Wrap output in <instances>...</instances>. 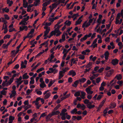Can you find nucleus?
Returning a JSON list of instances; mask_svg holds the SVG:
<instances>
[{
	"mask_svg": "<svg viewBox=\"0 0 123 123\" xmlns=\"http://www.w3.org/2000/svg\"><path fill=\"white\" fill-rule=\"evenodd\" d=\"M92 89V88L90 87H88L86 88L85 90L87 94H92L93 93V91L91 90Z\"/></svg>",
	"mask_w": 123,
	"mask_h": 123,
	"instance_id": "8",
	"label": "nucleus"
},
{
	"mask_svg": "<svg viewBox=\"0 0 123 123\" xmlns=\"http://www.w3.org/2000/svg\"><path fill=\"white\" fill-rule=\"evenodd\" d=\"M52 36V34L51 33H50V34L49 35H48L47 36H44V39H46L47 38H50L51 36Z\"/></svg>",
	"mask_w": 123,
	"mask_h": 123,
	"instance_id": "57",
	"label": "nucleus"
},
{
	"mask_svg": "<svg viewBox=\"0 0 123 123\" xmlns=\"http://www.w3.org/2000/svg\"><path fill=\"white\" fill-rule=\"evenodd\" d=\"M64 74L62 71H60L59 73L58 80L61 79L64 76Z\"/></svg>",
	"mask_w": 123,
	"mask_h": 123,
	"instance_id": "16",
	"label": "nucleus"
},
{
	"mask_svg": "<svg viewBox=\"0 0 123 123\" xmlns=\"http://www.w3.org/2000/svg\"><path fill=\"white\" fill-rule=\"evenodd\" d=\"M52 111L51 113L52 114V115L53 116L57 115L60 113V112L59 111Z\"/></svg>",
	"mask_w": 123,
	"mask_h": 123,
	"instance_id": "29",
	"label": "nucleus"
},
{
	"mask_svg": "<svg viewBox=\"0 0 123 123\" xmlns=\"http://www.w3.org/2000/svg\"><path fill=\"white\" fill-rule=\"evenodd\" d=\"M28 3L27 2H26L25 3L23 4V7L25 8H26L27 7V6H28Z\"/></svg>",
	"mask_w": 123,
	"mask_h": 123,
	"instance_id": "64",
	"label": "nucleus"
},
{
	"mask_svg": "<svg viewBox=\"0 0 123 123\" xmlns=\"http://www.w3.org/2000/svg\"><path fill=\"white\" fill-rule=\"evenodd\" d=\"M55 81H53L52 80H51L50 81L49 83V84H48V86L49 87H50L54 83Z\"/></svg>",
	"mask_w": 123,
	"mask_h": 123,
	"instance_id": "50",
	"label": "nucleus"
},
{
	"mask_svg": "<svg viewBox=\"0 0 123 123\" xmlns=\"http://www.w3.org/2000/svg\"><path fill=\"white\" fill-rule=\"evenodd\" d=\"M47 112H45L42 113L41 115V117H44L45 116H46L47 115Z\"/></svg>",
	"mask_w": 123,
	"mask_h": 123,
	"instance_id": "58",
	"label": "nucleus"
},
{
	"mask_svg": "<svg viewBox=\"0 0 123 123\" xmlns=\"http://www.w3.org/2000/svg\"><path fill=\"white\" fill-rule=\"evenodd\" d=\"M76 74L75 71L73 70H71L69 71L68 73V74L69 75H71L72 77H74L76 75Z\"/></svg>",
	"mask_w": 123,
	"mask_h": 123,
	"instance_id": "10",
	"label": "nucleus"
},
{
	"mask_svg": "<svg viewBox=\"0 0 123 123\" xmlns=\"http://www.w3.org/2000/svg\"><path fill=\"white\" fill-rule=\"evenodd\" d=\"M49 70L47 71L46 72L48 74L53 73L54 74H55L58 72V70L56 68H49Z\"/></svg>",
	"mask_w": 123,
	"mask_h": 123,
	"instance_id": "3",
	"label": "nucleus"
},
{
	"mask_svg": "<svg viewBox=\"0 0 123 123\" xmlns=\"http://www.w3.org/2000/svg\"><path fill=\"white\" fill-rule=\"evenodd\" d=\"M68 34L67 33H64L62 35V38L63 40H65V36H68Z\"/></svg>",
	"mask_w": 123,
	"mask_h": 123,
	"instance_id": "30",
	"label": "nucleus"
},
{
	"mask_svg": "<svg viewBox=\"0 0 123 123\" xmlns=\"http://www.w3.org/2000/svg\"><path fill=\"white\" fill-rule=\"evenodd\" d=\"M33 91L32 89L30 90L29 89H28L26 91V93L27 95H29L30 93L32 92Z\"/></svg>",
	"mask_w": 123,
	"mask_h": 123,
	"instance_id": "59",
	"label": "nucleus"
},
{
	"mask_svg": "<svg viewBox=\"0 0 123 123\" xmlns=\"http://www.w3.org/2000/svg\"><path fill=\"white\" fill-rule=\"evenodd\" d=\"M118 45L119 46V49H121L123 47V45L121 42H119L118 43Z\"/></svg>",
	"mask_w": 123,
	"mask_h": 123,
	"instance_id": "39",
	"label": "nucleus"
},
{
	"mask_svg": "<svg viewBox=\"0 0 123 123\" xmlns=\"http://www.w3.org/2000/svg\"><path fill=\"white\" fill-rule=\"evenodd\" d=\"M22 79V77L21 76H20L18 79H16V82L17 84H21V81Z\"/></svg>",
	"mask_w": 123,
	"mask_h": 123,
	"instance_id": "19",
	"label": "nucleus"
},
{
	"mask_svg": "<svg viewBox=\"0 0 123 123\" xmlns=\"http://www.w3.org/2000/svg\"><path fill=\"white\" fill-rule=\"evenodd\" d=\"M51 24V22H49V23H46L45 25V26L44 27V28L45 29H46V30L45 31H50V28L48 26H49Z\"/></svg>",
	"mask_w": 123,
	"mask_h": 123,
	"instance_id": "7",
	"label": "nucleus"
},
{
	"mask_svg": "<svg viewBox=\"0 0 123 123\" xmlns=\"http://www.w3.org/2000/svg\"><path fill=\"white\" fill-rule=\"evenodd\" d=\"M62 25H59L56 24L54 26V28L55 29L54 31H60L59 30V29L60 27L62 26Z\"/></svg>",
	"mask_w": 123,
	"mask_h": 123,
	"instance_id": "18",
	"label": "nucleus"
},
{
	"mask_svg": "<svg viewBox=\"0 0 123 123\" xmlns=\"http://www.w3.org/2000/svg\"><path fill=\"white\" fill-rule=\"evenodd\" d=\"M5 81H3L2 84V85L3 86H7L10 85L12 83V82L10 81V79L8 81V79H5Z\"/></svg>",
	"mask_w": 123,
	"mask_h": 123,
	"instance_id": "4",
	"label": "nucleus"
},
{
	"mask_svg": "<svg viewBox=\"0 0 123 123\" xmlns=\"http://www.w3.org/2000/svg\"><path fill=\"white\" fill-rule=\"evenodd\" d=\"M109 54V53L108 51H106L105 52L104 54L105 56V58L106 60L108 59Z\"/></svg>",
	"mask_w": 123,
	"mask_h": 123,
	"instance_id": "20",
	"label": "nucleus"
},
{
	"mask_svg": "<svg viewBox=\"0 0 123 123\" xmlns=\"http://www.w3.org/2000/svg\"><path fill=\"white\" fill-rule=\"evenodd\" d=\"M53 115H52V113L49 114L47 116H46V119L47 120H49L50 118Z\"/></svg>",
	"mask_w": 123,
	"mask_h": 123,
	"instance_id": "26",
	"label": "nucleus"
},
{
	"mask_svg": "<svg viewBox=\"0 0 123 123\" xmlns=\"http://www.w3.org/2000/svg\"><path fill=\"white\" fill-rule=\"evenodd\" d=\"M64 116L68 120H69L71 117L68 114V113L67 112H66V114L64 115Z\"/></svg>",
	"mask_w": 123,
	"mask_h": 123,
	"instance_id": "36",
	"label": "nucleus"
},
{
	"mask_svg": "<svg viewBox=\"0 0 123 123\" xmlns=\"http://www.w3.org/2000/svg\"><path fill=\"white\" fill-rule=\"evenodd\" d=\"M118 31H115V33H113L112 34V35L113 37H117L118 35Z\"/></svg>",
	"mask_w": 123,
	"mask_h": 123,
	"instance_id": "47",
	"label": "nucleus"
},
{
	"mask_svg": "<svg viewBox=\"0 0 123 123\" xmlns=\"http://www.w3.org/2000/svg\"><path fill=\"white\" fill-rule=\"evenodd\" d=\"M79 20H78L76 21L75 25H77L80 24L82 21V20H81L80 21Z\"/></svg>",
	"mask_w": 123,
	"mask_h": 123,
	"instance_id": "61",
	"label": "nucleus"
},
{
	"mask_svg": "<svg viewBox=\"0 0 123 123\" xmlns=\"http://www.w3.org/2000/svg\"><path fill=\"white\" fill-rule=\"evenodd\" d=\"M80 91H79L75 92L74 94V96L75 97L79 96L80 95Z\"/></svg>",
	"mask_w": 123,
	"mask_h": 123,
	"instance_id": "38",
	"label": "nucleus"
},
{
	"mask_svg": "<svg viewBox=\"0 0 123 123\" xmlns=\"http://www.w3.org/2000/svg\"><path fill=\"white\" fill-rule=\"evenodd\" d=\"M30 79L31 80L30 82L29 85H30V84H33L35 82V81L33 77H31L30 78Z\"/></svg>",
	"mask_w": 123,
	"mask_h": 123,
	"instance_id": "33",
	"label": "nucleus"
},
{
	"mask_svg": "<svg viewBox=\"0 0 123 123\" xmlns=\"http://www.w3.org/2000/svg\"><path fill=\"white\" fill-rule=\"evenodd\" d=\"M94 19V18L92 19H90L88 22H87V21H86L82 25V27L84 28V30H85V27H88L90 25V24L92 22L93 19Z\"/></svg>",
	"mask_w": 123,
	"mask_h": 123,
	"instance_id": "2",
	"label": "nucleus"
},
{
	"mask_svg": "<svg viewBox=\"0 0 123 123\" xmlns=\"http://www.w3.org/2000/svg\"><path fill=\"white\" fill-rule=\"evenodd\" d=\"M79 59L82 60H83L85 58V56L83 55L80 54L78 55Z\"/></svg>",
	"mask_w": 123,
	"mask_h": 123,
	"instance_id": "31",
	"label": "nucleus"
},
{
	"mask_svg": "<svg viewBox=\"0 0 123 123\" xmlns=\"http://www.w3.org/2000/svg\"><path fill=\"white\" fill-rule=\"evenodd\" d=\"M44 69L43 68H41L38 69L36 71V72L37 73H39L40 72L42 71Z\"/></svg>",
	"mask_w": 123,
	"mask_h": 123,
	"instance_id": "54",
	"label": "nucleus"
},
{
	"mask_svg": "<svg viewBox=\"0 0 123 123\" xmlns=\"http://www.w3.org/2000/svg\"><path fill=\"white\" fill-rule=\"evenodd\" d=\"M103 96L102 95L100 94L98 95L97 98V100H100Z\"/></svg>",
	"mask_w": 123,
	"mask_h": 123,
	"instance_id": "55",
	"label": "nucleus"
},
{
	"mask_svg": "<svg viewBox=\"0 0 123 123\" xmlns=\"http://www.w3.org/2000/svg\"><path fill=\"white\" fill-rule=\"evenodd\" d=\"M40 86L41 88H43L46 87V85L45 84L44 82H43L40 84Z\"/></svg>",
	"mask_w": 123,
	"mask_h": 123,
	"instance_id": "35",
	"label": "nucleus"
},
{
	"mask_svg": "<svg viewBox=\"0 0 123 123\" xmlns=\"http://www.w3.org/2000/svg\"><path fill=\"white\" fill-rule=\"evenodd\" d=\"M26 67V65L24 64V62L23 61L22 62L21 65V68H25Z\"/></svg>",
	"mask_w": 123,
	"mask_h": 123,
	"instance_id": "37",
	"label": "nucleus"
},
{
	"mask_svg": "<svg viewBox=\"0 0 123 123\" xmlns=\"http://www.w3.org/2000/svg\"><path fill=\"white\" fill-rule=\"evenodd\" d=\"M118 60L117 59L115 58L112 60L111 63L113 65H115L118 63Z\"/></svg>",
	"mask_w": 123,
	"mask_h": 123,
	"instance_id": "14",
	"label": "nucleus"
},
{
	"mask_svg": "<svg viewBox=\"0 0 123 123\" xmlns=\"http://www.w3.org/2000/svg\"><path fill=\"white\" fill-rule=\"evenodd\" d=\"M97 57L95 56L93 57V56L92 55H91L90 57L89 58L93 62H94L97 59Z\"/></svg>",
	"mask_w": 123,
	"mask_h": 123,
	"instance_id": "27",
	"label": "nucleus"
},
{
	"mask_svg": "<svg viewBox=\"0 0 123 123\" xmlns=\"http://www.w3.org/2000/svg\"><path fill=\"white\" fill-rule=\"evenodd\" d=\"M69 68L68 67H66L64 68H63L62 69V71H61L63 73L65 74V73L69 69Z\"/></svg>",
	"mask_w": 123,
	"mask_h": 123,
	"instance_id": "40",
	"label": "nucleus"
},
{
	"mask_svg": "<svg viewBox=\"0 0 123 123\" xmlns=\"http://www.w3.org/2000/svg\"><path fill=\"white\" fill-rule=\"evenodd\" d=\"M108 110V108H106L103 111L104 113V116H105L106 114L107 113V111Z\"/></svg>",
	"mask_w": 123,
	"mask_h": 123,
	"instance_id": "45",
	"label": "nucleus"
},
{
	"mask_svg": "<svg viewBox=\"0 0 123 123\" xmlns=\"http://www.w3.org/2000/svg\"><path fill=\"white\" fill-rule=\"evenodd\" d=\"M71 24V22L70 21H68V20L66 21L64 23V24L66 25H67L68 26H69Z\"/></svg>",
	"mask_w": 123,
	"mask_h": 123,
	"instance_id": "41",
	"label": "nucleus"
},
{
	"mask_svg": "<svg viewBox=\"0 0 123 123\" xmlns=\"http://www.w3.org/2000/svg\"><path fill=\"white\" fill-rule=\"evenodd\" d=\"M15 118L14 117L12 116H9V121H12L13 120H14Z\"/></svg>",
	"mask_w": 123,
	"mask_h": 123,
	"instance_id": "62",
	"label": "nucleus"
},
{
	"mask_svg": "<svg viewBox=\"0 0 123 123\" xmlns=\"http://www.w3.org/2000/svg\"><path fill=\"white\" fill-rule=\"evenodd\" d=\"M44 52V50H43V51L40 52L38 53L36 56V57L39 56H40V55L43 54Z\"/></svg>",
	"mask_w": 123,
	"mask_h": 123,
	"instance_id": "60",
	"label": "nucleus"
},
{
	"mask_svg": "<svg viewBox=\"0 0 123 123\" xmlns=\"http://www.w3.org/2000/svg\"><path fill=\"white\" fill-rule=\"evenodd\" d=\"M61 106L60 104H58L56 107L54 108V111H55L57 110Z\"/></svg>",
	"mask_w": 123,
	"mask_h": 123,
	"instance_id": "56",
	"label": "nucleus"
},
{
	"mask_svg": "<svg viewBox=\"0 0 123 123\" xmlns=\"http://www.w3.org/2000/svg\"><path fill=\"white\" fill-rule=\"evenodd\" d=\"M12 93L10 96V98H12L14 97L16 94V92L15 91L12 90L11 91Z\"/></svg>",
	"mask_w": 123,
	"mask_h": 123,
	"instance_id": "21",
	"label": "nucleus"
},
{
	"mask_svg": "<svg viewBox=\"0 0 123 123\" xmlns=\"http://www.w3.org/2000/svg\"><path fill=\"white\" fill-rule=\"evenodd\" d=\"M86 80V79L84 78L83 77L79 80V81L80 82L83 83L85 82Z\"/></svg>",
	"mask_w": 123,
	"mask_h": 123,
	"instance_id": "34",
	"label": "nucleus"
},
{
	"mask_svg": "<svg viewBox=\"0 0 123 123\" xmlns=\"http://www.w3.org/2000/svg\"><path fill=\"white\" fill-rule=\"evenodd\" d=\"M22 77L23 79H27L29 78V76L27 75V73H26L23 75Z\"/></svg>",
	"mask_w": 123,
	"mask_h": 123,
	"instance_id": "28",
	"label": "nucleus"
},
{
	"mask_svg": "<svg viewBox=\"0 0 123 123\" xmlns=\"http://www.w3.org/2000/svg\"><path fill=\"white\" fill-rule=\"evenodd\" d=\"M50 33L52 36L54 35H56V36H59L62 33V32L60 31H52Z\"/></svg>",
	"mask_w": 123,
	"mask_h": 123,
	"instance_id": "9",
	"label": "nucleus"
},
{
	"mask_svg": "<svg viewBox=\"0 0 123 123\" xmlns=\"http://www.w3.org/2000/svg\"><path fill=\"white\" fill-rule=\"evenodd\" d=\"M36 92L37 94L39 95H41L42 93V92L41 91H38L37 90H36Z\"/></svg>",
	"mask_w": 123,
	"mask_h": 123,
	"instance_id": "51",
	"label": "nucleus"
},
{
	"mask_svg": "<svg viewBox=\"0 0 123 123\" xmlns=\"http://www.w3.org/2000/svg\"><path fill=\"white\" fill-rule=\"evenodd\" d=\"M122 76L121 74L117 75L115 77V78L117 79L118 80H119L122 79Z\"/></svg>",
	"mask_w": 123,
	"mask_h": 123,
	"instance_id": "24",
	"label": "nucleus"
},
{
	"mask_svg": "<svg viewBox=\"0 0 123 123\" xmlns=\"http://www.w3.org/2000/svg\"><path fill=\"white\" fill-rule=\"evenodd\" d=\"M55 57L54 56V55H50V59L49 60V61L50 62H53V61L52 60Z\"/></svg>",
	"mask_w": 123,
	"mask_h": 123,
	"instance_id": "44",
	"label": "nucleus"
},
{
	"mask_svg": "<svg viewBox=\"0 0 123 123\" xmlns=\"http://www.w3.org/2000/svg\"><path fill=\"white\" fill-rule=\"evenodd\" d=\"M79 83V80H76L74 82V83L72 85L73 87H76Z\"/></svg>",
	"mask_w": 123,
	"mask_h": 123,
	"instance_id": "22",
	"label": "nucleus"
},
{
	"mask_svg": "<svg viewBox=\"0 0 123 123\" xmlns=\"http://www.w3.org/2000/svg\"><path fill=\"white\" fill-rule=\"evenodd\" d=\"M1 94L5 95L6 93V92L4 90H3L1 92Z\"/></svg>",
	"mask_w": 123,
	"mask_h": 123,
	"instance_id": "63",
	"label": "nucleus"
},
{
	"mask_svg": "<svg viewBox=\"0 0 123 123\" xmlns=\"http://www.w3.org/2000/svg\"><path fill=\"white\" fill-rule=\"evenodd\" d=\"M106 98H105L104 100L102 101L101 103L98 107V109H100L103 106L104 103L106 101Z\"/></svg>",
	"mask_w": 123,
	"mask_h": 123,
	"instance_id": "17",
	"label": "nucleus"
},
{
	"mask_svg": "<svg viewBox=\"0 0 123 123\" xmlns=\"http://www.w3.org/2000/svg\"><path fill=\"white\" fill-rule=\"evenodd\" d=\"M26 21H25L24 20H22L19 23V25H26L27 24V23L26 22Z\"/></svg>",
	"mask_w": 123,
	"mask_h": 123,
	"instance_id": "32",
	"label": "nucleus"
},
{
	"mask_svg": "<svg viewBox=\"0 0 123 123\" xmlns=\"http://www.w3.org/2000/svg\"><path fill=\"white\" fill-rule=\"evenodd\" d=\"M114 70L112 69L108 71L106 74V76L108 77H110L113 73Z\"/></svg>",
	"mask_w": 123,
	"mask_h": 123,
	"instance_id": "11",
	"label": "nucleus"
},
{
	"mask_svg": "<svg viewBox=\"0 0 123 123\" xmlns=\"http://www.w3.org/2000/svg\"><path fill=\"white\" fill-rule=\"evenodd\" d=\"M77 109L75 108L70 111L71 113L73 115L77 114Z\"/></svg>",
	"mask_w": 123,
	"mask_h": 123,
	"instance_id": "23",
	"label": "nucleus"
},
{
	"mask_svg": "<svg viewBox=\"0 0 123 123\" xmlns=\"http://www.w3.org/2000/svg\"><path fill=\"white\" fill-rule=\"evenodd\" d=\"M16 74H14L12 75V77L10 79V81H11V82H12L13 81L14 77L16 76Z\"/></svg>",
	"mask_w": 123,
	"mask_h": 123,
	"instance_id": "46",
	"label": "nucleus"
},
{
	"mask_svg": "<svg viewBox=\"0 0 123 123\" xmlns=\"http://www.w3.org/2000/svg\"><path fill=\"white\" fill-rule=\"evenodd\" d=\"M48 41H47L46 42H44L43 43L41 44L40 45H46L45 47H47L48 44Z\"/></svg>",
	"mask_w": 123,
	"mask_h": 123,
	"instance_id": "43",
	"label": "nucleus"
},
{
	"mask_svg": "<svg viewBox=\"0 0 123 123\" xmlns=\"http://www.w3.org/2000/svg\"><path fill=\"white\" fill-rule=\"evenodd\" d=\"M7 22L6 21H5V22L4 23V24L3 25L2 30L4 29V31H8V29H7V26L6 25V23Z\"/></svg>",
	"mask_w": 123,
	"mask_h": 123,
	"instance_id": "15",
	"label": "nucleus"
},
{
	"mask_svg": "<svg viewBox=\"0 0 123 123\" xmlns=\"http://www.w3.org/2000/svg\"><path fill=\"white\" fill-rule=\"evenodd\" d=\"M7 7H6L5 8H3L2 9V11L3 12H8L9 11V9L8 8H7Z\"/></svg>",
	"mask_w": 123,
	"mask_h": 123,
	"instance_id": "49",
	"label": "nucleus"
},
{
	"mask_svg": "<svg viewBox=\"0 0 123 123\" xmlns=\"http://www.w3.org/2000/svg\"><path fill=\"white\" fill-rule=\"evenodd\" d=\"M78 61L77 59L74 60V59L73 58L71 60V62H72L74 64H76L77 63V62Z\"/></svg>",
	"mask_w": 123,
	"mask_h": 123,
	"instance_id": "42",
	"label": "nucleus"
},
{
	"mask_svg": "<svg viewBox=\"0 0 123 123\" xmlns=\"http://www.w3.org/2000/svg\"><path fill=\"white\" fill-rule=\"evenodd\" d=\"M34 31H30L27 35L28 38L30 39L32 38L34 36Z\"/></svg>",
	"mask_w": 123,
	"mask_h": 123,
	"instance_id": "12",
	"label": "nucleus"
},
{
	"mask_svg": "<svg viewBox=\"0 0 123 123\" xmlns=\"http://www.w3.org/2000/svg\"><path fill=\"white\" fill-rule=\"evenodd\" d=\"M110 105L111 106L109 107V108L110 109L114 108L116 106V104L115 103H111Z\"/></svg>",
	"mask_w": 123,
	"mask_h": 123,
	"instance_id": "25",
	"label": "nucleus"
},
{
	"mask_svg": "<svg viewBox=\"0 0 123 123\" xmlns=\"http://www.w3.org/2000/svg\"><path fill=\"white\" fill-rule=\"evenodd\" d=\"M92 65V63L91 62H89L88 64L86 66V68H90L91 67Z\"/></svg>",
	"mask_w": 123,
	"mask_h": 123,
	"instance_id": "48",
	"label": "nucleus"
},
{
	"mask_svg": "<svg viewBox=\"0 0 123 123\" xmlns=\"http://www.w3.org/2000/svg\"><path fill=\"white\" fill-rule=\"evenodd\" d=\"M31 105H28L27 106H24V109L25 110H27V109L31 108Z\"/></svg>",
	"mask_w": 123,
	"mask_h": 123,
	"instance_id": "52",
	"label": "nucleus"
},
{
	"mask_svg": "<svg viewBox=\"0 0 123 123\" xmlns=\"http://www.w3.org/2000/svg\"><path fill=\"white\" fill-rule=\"evenodd\" d=\"M83 101L85 104L87 105L86 106L87 108L89 109H91L95 107V105L91 104L93 102L92 101V102L91 103L89 102V100L86 99Z\"/></svg>",
	"mask_w": 123,
	"mask_h": 123,
	"instance_id": "1",
	"label": "nucleus"
},
{
	"mask_svg": "<svg viewBox=\"0 0 123 123\" xmlns=\"http://www.w3.org/2000/svg\"><path fill=\"white\" fill-rule=\"evenodd\" d=\"M49 91V90H48L43 92V94L45 95L44 98L45 99L48 98L51 95V93L50 92L47 93Z\"/></svg>",
	"mask_w": 123,
	"mask_h": 123,
	"instance_id": "6",
	"label": "nucleus"
},
{
	"mask_svg": "<svg viewBox=\"0 0 123 123\" xmlns=\"http://www.w3.org/2000/svg\"><path fill=\"white\" fill-rule=\"evenodd\" d=\"M87 38L86 36L85 35L83 37L81 38L80 39V41L81 42H83L84 41L86 40Z\"/></svg>",
	"mask_w": 123,
	"mask_h": 123,
	"instance_id": "53",
	"label": "nucleus"
},
{
	"mask_svg": "<svg viewBox=\"0 0 123 123\" xmlns=\"http://www.w3.org/2000/svg\"><path fill=\"white\" fill-rule=\"evenodd\" d=\"M67 111V110L65 109H62L61 113L60 114V115L61 116V119L62 120H65L66 119V118L64 116L66 114L65 113Z\"/></svg>",
	"mask_w": 123,
	"mask_h": 123,
	"instance_id": "5",
	"label": "nucleus"
},
{
	"mask_svg": "<svg viewBox=\"0 0 123 123\" xmlns=\"http://www.w3.org/2000/svg\"><path fill=\"white\" fill-rule=\"evenodd\" d=\"M27 29L28 27L27 26L23 25L21 26L19 28L20 31H22L24 29L25 30V31H27Z\"/></svg>",
	"mask_w": 123,
	"mask_h": 123,
	"instance_id": "13",
	"label": "nucleus"
}]
</instances>
